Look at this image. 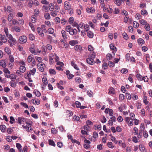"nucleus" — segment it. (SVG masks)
<instances>
[{
    "label": "nucleus",
    "instance_id": "obj_63",
    "mask_svg": "<svg viewBox=\"0 0 152 152\" xmlns=\"http://www.w3.org/2000/svg\"><path fill=\"white\" fill-rule=\"evenodd\" d=\"M140 22L141 24L143 25H145L147 24V22L146 21L143 19H142V20H140Z\"/></svg>",
    "mask_w": 152,
    "mask_h": 152
},
{
    "label": "nucleus",
    "instance_id": "obj_38",
    "mask_svg": "<svg viewBox=\"0 0 152 152\" xmlns=\"http://www.w3.org/2000/svg\"><path fill=\"white\" fill-rule=\"evenodd\" d=\"M126 96L127 99L130 100L132 97V95H131L129 93H126Z\"/></svg>",
    "mask_w": 152,
    "mask_h": 152
},
{
    "label": "nucleus",
    "instance_id": "obj_5",
    "mask_svg": "<svg viewBox=\"0 0 152 152\" xmlns=\"http://www.w3.org/2000/svg\"><path fill=\"white\" fill-rule=\"evenodd\" d=\"M64 6L66 10H70V5L67 1H65L64 3Z\"/></svg>",
    "mask_w": 152,
    "mask_h": 152
},
{
    "label": "nucleus",
    "instance_id": "obj_50",
    "mask_svg": "<svg viewBox=\"0 0 152 152\" xmlns=\"http://www.w3.org/2000/svg\"><path fill=\"white\" fill-rule=\"evenodd\" d=\"M55 11L57 12H58L59 11V7L57 5H56L54 7Z\"/></svg>",
    "mask_w": 152,
    "mask_h": 152
},
{
    "label": "nucleus",
    "instance_id": "obj_36",
    "mask_svg": "<svg viewBox=\"0 0 152 152\" xmlns=\"http://www.w3.org/2000/svg\"><path fill=\"white\" fill-rule=\"evenodd\" d=\"M137 42L139 44H143L145 43L144 40L142 38H139L137 39Z\"/></svg>",
    "mask_w": 152,
    "mask_h": 152
},
{
    "label": "nucleus",
    "instance_id": "obj_31",
    "mask_svg": "<svg viewBox=\"0 0 152 152\" xmlns=\"http://www.w3.org/2000/svg\"><path fill=\"white\" fill-rule=\"evenodd\" d=\"M42 82L45 85H47L48 84V81L46 77H44L42 78Z\"/></svg>",
    "mask_w": 152,
    "mask_h": 152
},
{
    "label": "nucleus",
    "instance_id": "obj_4",
    "mask_svg": "<svg viewBox=\"0 0 152 152\" xmlns=\"http://www.w3.org/2000/svg\"><path fill=\"white\" fill-rule=\"evenodd\" d=\"M6 36L8 38L9 40L12 42L13 43H15L16 41L15 39L13 38L12 36L10 34Z\"/></svg>",
    "mask_w": 152,
    "mask_h": 152
},
{
    "label": "nucleus",
    "instance_id": "obj_60",
    "mask_svg": "<svg viewBox=\"0 0 152 152\" xmlns=\"http://www.w3.org/2000/svg\"><path fill=\"white\" fill-rule=\"evenodd\" d=\"M94 129L95 130L98 129L99 130H100L101 129V125H95L94 126Z\"/></svg>",
    "mask_w": 152,
    "mask_h": 152
},
{
    "label": "nucleus",
    "instance_id": "obj_47",
    "mask_svg": "<svg viewBox=\"0 0 152 152\" xmlns=\"http://www.w3.org/2000/svg\"><path fill=\"white\" fill-rule=\"evenodd\" d=\"M145 26V28L146 30L147 31H149L150 29V27L148 23H147L146 24Z\"/></svg>",
    "mask_w": 152,
    "mask_h": 152
},
{
    "label": "nucleus",
    "instance_id": "obj_39",
    "mask_svg": "<svg viewBox=\"0 0 152 152\" xmlns=\"http://www.w3.org/2000/svg\"><path fill=\"white\" fill-rule=\"evenodd\" d=\"M147 97L146 96H144L143 102L145 104H147L148 103V101L147 100Z\"/></svg>",
    "mask_w": 152,
    "mask_h": 152
},
{
    "label": "nucleus",
    "instance_id": "obj_17",
    "mask_svg": "<svg viewBox=\"0 0 152 152\" xmlns=\"http://www.w3.org/2000/svg\"><path fill=\"white\" fill-rule=\"evenodd\" d=\"M110 48L111 49L114 50L115 51L117 50V48L114 46L113 44H110Z\"/></svg>",
    "mask_w": 152,
    "mask_h": 152
},
{
    "label": "nucleus",
    "instance_id": "obj_42",
    "mask_svg": "<svg viewBox=\"0 0 152 152\" xmlns=\"http://www.w3.org/2000/svg\"><path fill=\"white\" fill-rule=\"evenodd\" d=\"M119 97L120 100L121 101L125 99V96L122 94H120L119 95Z\"/></svg>",
    "mask_w": 152,
    "mask_h": 152
},
{
    "label": "nucleus",
    "instance_id": "obj_11",
    "mask_svg": "<svg viewBox=\"0 0 152 152\" xmlns=\"http://www.w3.org/2000/svg\"><path fill=\"white\" fill-rule=\"evenodd\" d=\"M136 77L139 80H144V81L145 82L146 81L145 79V77H143L141 75H140V74H138L136 75Z\"/></svg>",
    "mask_w": 152,
    "mask_h": 152
},
{
    "label": "nucleus",
    "instance_id": "obj_56",
    "mask_svg": "<svg viewBox=\"0 0 152 152\" xmlns=\"http://www.w3.org/2000/svg\"><path fill=\"white\" fill-rule=\"evenodd\" d=\"M12 23L13 25H15L16 24L18 23V22L16 19H14L12 20Z\"/></svg>",
    "mask_w": 152,
    "mask_h": 152
},
{
    "label": "nucleus",
    "instance_id": "obj_18",
    "mask_svg": "<svg viewBox=\"0 0 152 152\" xmlns=\"http://www.w3.org/2000/svg\"><path fill=\"white\" fill-rule=\"evenodd\" d=\"M33 93L35 94L36 96L37 97H39L41 95L40 93L37 90H34Z\"/></svg>",
    "mask_w": 152,
    "mask_h": 152
},
{
    "label": "nucleus",
    "instance_id": "obj_62",
    "mask_svg": "<svg viewBox=\"0 0 152 152\" xmlns=\"http://www.w3.org/2000/svg\"><path fill=\"white\" fill-rule=\"evenodd\" d=\"M56 12L55 11H52L50 12V15L52 16L53 17H55L57 15Z\"/></svg>",
    "mask_w": 152,
    "mask_h": 152
},
{
    "label": "nucleus",
    "instance_id": "obj_41",
    "mask_svg": "<svg viewBox=\"0 0 152 152\" xmlns=\"http://www.w3.org/2000/svg\"><path fill=\"white\" fill-rule=\"evenodd\" d=\"M133 25L134 27L135 28H137L139 26V23L137 22L136 21H134L133 22Z\"/></svg>",
    "mask_w": 152,
    "mask_h": 152
},
{
    "label": "nucleus",
    "instance_id": "obj_59",
    "mask_svg": "<svg viewBox=\"0 0 152 152\" xmlns=\"http://www.w3.org/2000/svg\"><path fill=\"white\" fill-rule=\"evenodd\" d=\"M48 8H49L50 11H52L54 9L53 4L52 3L50 4L49 5Z\"/></svg>",
    "mask_w": 152,
    "mask_h": 152
},
{
    "label": "nucleus",
    "instance_id": "obj_35",
    "mask_svg": "<svg viewBox=\"0 0 152 152\" xmlns=\"http://www.w3.org/2000/svg\"><path fill=\"white\" fill-rule=\"evenodd\" d=\"M80 118L78 116H77L76 115H74L73 117V121H78L80 120Z\"/></svg>",
    "mask_w": 152,
    "mask_h": 152
},
{
    "label": "nucleus",
    "instance_id": "obj_40",
    "mask_svg": "<svg viewBox=\"0 0 152 152\" xmlns=\"http://www.w3.org/2000/svg\"><path fill=\"white\" fill-rule=\"evenodd\" d=\"M121 72L123 74H126L128 72V71L127 69L124 68L121 69Z\"/></svg>",
    "mask_w": 152,
    "mask_h": 152
},
{
    "label": "nucleus",
    "instance_id": "obj_23",
    "mask_svg": "<svg viewBox=\"0 0 152 152\" xmlns=\"http://www.w3.org/2000/svg\"><path fill=\"white\" fill-rule=\"evenodd\" d=\"M29 50L31 53L34 54L35 55L37 54L38 53L37 51H35L34 49L33 48H30Z\"/></svg>",
    "mask_w": 152,
    "mask_h": 152
},
{
    "label": "nucleus",
    "instance_id": "obj_22",
    "mask_svg": "<svg viewBox=\"0 0 152 152\" xmlns=\"http://www.w3.org/2000/svg\"><path fill=\"white\" fill-rule=\"evenodd\" d=\"M4 50L8 55H10L11 54L10 49L9 48L5 47L4 48Z\"/></svg>",
    "mask_w": 152,
    "mask_h": 152
},
{
    "label": "nucleus",
    "instance_id": "obj_49",
    "mask_svg": "<svg viewBox=\"0 0 152 152\" xmlns=\"http://www.w3.org/2000/svg\"><path fill=\"white\" fill-rule=\"evenodd\" d=\"M45 27L46 26L44 25H42L41 26V28L42 29V31L43 30L45 33H46L47 32V31L45 28Z\"/></svg>",
    "mask_w": 152,
    "mask_h": 152
},
{
    "label": "nucleus",
    "instance_id": "obj_57",
    "mask_svg": "<svg viewBox=\"0 0 152 152\" xmlns=\"http://www.w3.org/2000/svg\"><path fill=\"white\" fill-rule=\"evenodd\" d=\"M12 9L11 7L10 6H7V8L6 11L9 12H12Z\"/></svg>",
    "mask_w": 152,
    "mask_h": 152
},
{
    "label": "nucleus",
    "instance_id": "obj_46",
    "mask_svg": "<svg viewBox=\"0 0 152 152\" xmlns=\"http://www.w3.org/2000/svg\"><path fill=\"white\" fill-rule=\"evenodd\" d=\"M13 30H15L17 32H19L20 31V29L16 26L14 27Z\"/></svg>",
    "mask_w": 152,
    "mask_h": 152
},
{
    "label": "nucleus",
    "instance_id": "obj_19",
    "mask_svg": "<svg viewBox=\"0 0 152 152\" xmlns=\"http://www.w3.org/2000/svg\"><path fill=\"white\" fill-rule=\"evenodd\" d=\"M36 72V69L33 68L32 69L30 70V72L29 73L28 75H34Z\"/></svg>",
    "mask_w": 152,
    "mask_h": 152
},
{
    "label": "nucleus",
    "instance_id": "obj_27",
    "mask_svg": "<svg viewBox=\"0 0 152 152\" xmlns=\"http://www.w3.org/2000/svg\"><path fill=\"white\" fill-rule=\"evenodd\" d=\"M0 40H1L3 43H6L7 42V39L5 35H3Z\"/></svg>",
    "mask_w": 152,
    "mask_h": 152
},
{
    "label": "nucleus",
    "instance_id": "obj_43",
    "mask_svg": "<svg viewBox=\"0 0 152 152\" xmlns=\"http://www.w3.org/2000/svg\"><path fill=\"white\" fill-rule=\"evenodd\" d=\"M132 98L134 100H137L138 99V96L137 95L134 94H132Z\"/></svg>",
    "mask_w": 152,
    "mask_h": 152
},
{
    "label": "nucleus",
    "instance_id": "obj_37",
    "mask_svg": "<svg viewBox=\"0 0 152 152\" xmlns=\"http://www.w3.org/2000/svg\"><path fill=\"white\" fill-rule=\"evenodd\" d=\"M20 70L22 72H24L26 70V68L24 66H21L20 67Z\"/></svg>",
    "mask_w": 152,
    "mask_h": 152
},
{
    "label": "nucleus",
    "instance_id": "obj_32",
    "mask_svg": "<svg viewBox=\"0 0 152 152\" xmlns=\"http://www.w3.org/2000/svg\"><path fill=\"white\" fill-rule=\"evenodd\" d=\"M48 32L49 34H52L54 32V30L52 28H49L48 30Z\"/></svg>",
    "mask_w": 152,
    "mask_h": 152
},
{
    "label": "nucleus",
    "instance_id": "obj_33",
    "mask_svg": "<svg viewBox=\"0 0 152 152\" xmlns=\"http://www.w3.org/2000/svg\"><path fill=\"white\" fill-rule=\"evenodd\" d=\"M48 141H49V144L50 145H52V146H55L56 145L53 140H49Z\"/></svg>",
    "mask_w": 152,
    "mask_h": 152
},
{
    "label": "nucleus",
    "instance_id": "obj_25",
    "mask_svg": "<svg viewBox=\"0 0 152 152\" xmlns=\"http://www.w3.org/2000/svg\"><path fill=\"white\" fill-rule=\"evenodd\" d=\"M44 17L47 20H49L50 18V15L49 13H45L44 14Z\"/></svg>",
    "mask_w": 152,
    "mask_h": 152
},
{
    "label": "nucleus",
    "instance_id": "obj_1",
    "mask_svg": "<svg viewBox=\"0 0 152 152\" xmlns=\"http://www.w3.org/2000/svg\"><path fill=\"white\" fill-rule=\"evenodd\" d=\"M96 57V53L93 52L91 54L88 56V58L86 59V61L89 64L93 65L94 64L95 62L94 59Z\"/></svg>",
    "mask_w": 152,
    "mask_h": 152
},
{
    "label": "nucleus",
    "instance_id": "obj_15",
    "mask_svg": "<svg viewBox=\"0 0 152 152\" xmlns=\"http://www.w3.org/2000/svg\"><path fill=\"white\" fill-rule=\"evenodd\" d=\"M13 17H14V16H13V14L12 13H10L8 15V20L9 22H11L12 20Z\"/></svg>",
    "mask_w": 152,
    "mask_h": 152
},
{
    "label": "nucleus",
    "instance_id": "obj_12",
    "mask_svg": "<svg viewBox=\"0 0 152 152\" xmlns=\"http://www.w3.org/2000/svg\"><path fill=\"white\" fill-rule=\"evenodd\" d=\"M69 43L72 46H74L78 44V42L77 40H72L69 41Z\"/></svg>",
    "mask_w": 152,
    "mask_h": 152
},
{
    "label": "nucleus",
    "instance_id": "obj_55",
    "mask_svg": "<svg viewBox=\"0 0 152 152\" xmlns=\"http://www.w3.org/2000/svg\"><path fill=\"white\" fill-rule=\"evenodd\" d=\"M49 72L51 74L54 75L56 74V72L54 69H49Z\"/></svg>",
    "mask_w": 152,
    "mask_h": 152
},
{
    "label": "nucleus",
    "instance_id": "obj_53",
    "mask_svg": "<svg viewBox=\"0 0 152 152\" xmlns=\"http://www.w3.org/2000/svg\"><path fill=\"white\" fill-rule=\"evenodd\" d=\"M75 81L78 83H80L81 81V79L79 77H77L75 78Z\"/></svg>",
    "mask_w": 152,
    "mask_h": 152
},
{
    "label": "nucleus",
    "instance_id": "obj_14",
    "mask_svg": "<svg viewBox=\"0 0 152 152\" xmlns=\"http://www.w3.org/2000/svg\"><path fill=\"white\" fill-rule=\"evenodd\" d=\"M16 147L18 149L19 151L20 152H23V151L21 148L22 146L20 143H16Z\"/></svg>",
    "mask_w": 152,
    "mask_h": 152
},
{
    "label": "nucleus",
    "instance_id": "obj_24",
    "mask_svg": "<svg viewBox=\"0 0 152 152\" xmlns=\"http://www.w3.org/2000/svg\"><path fill=\"white\" fill-rule=\"evenodd\" d=\"M6 129V126L4 125H1L0 126V129L3 132H4L5 131Z\"/></svg>",
    "mask_w": 152,
    "mask_h": 152
},
{
    "label": "nucleus",
    "instance_id": "obj_44",
    "mask_svg": "<svg viewBox=\"0 0 152 152\" xmlns=\"http://www.w3.org/2000/svg\"><path fill=\"white\" fill-rule=\"evenodd\" d=\"M3 72L5 73V74H10V71L7 68H4L3 69Z\"/></svg>",
    "mask_w": 152,
    "mask_h": 152
},
{
    "label": "nucleus",
    "instance_id": "obj_8",
    "mask_svg": "<svg viewBox=\"0 0 152 152\" xmlns=\"http://www.w3.org/2000/svg\"><path fill=\"white\" fill-rule=\"evenodd\" d=\"M56 56V54L51 53L50 54L49 56V62L50 63H53V59H54V56Z\"/></svg>",
    "mask_w": 152,
    "mask_h": 152
},
{
    "label": "nucleus",
    "instance_id": "obj_6",
    "mask_svg": "<svg viewBox=\"0 0 152 152\" xmlns=\"http://www.w3.org/2000/svg\"><path fill=\"white\" fill-rule=\"evenodd\" d=\"M37 31L38 34L40 35L41 36V37H43L44 36V34L43 32V31H42V29H41V27H38L37 29Z\"/></svg>",
    "mask_w": 152,
    "mask_h": 152
},
{
    "label": "nucleus",
    "instance_id": "obj_34",
    "mask_svg": "<svg viewBox=\"0 0 152 152\" xmlns=\"http://www.w3.org/2000/svg\"><path fill=\"white\" fill-rule=\"evenodd\" d=\"M29 39L30 40H33L34 39L35 37L34 35L32 34H30L28 35Z\"/></svg>",
    "mask_w": 152,
    "mask_h": 152
},
{
    "label": "nucleus",
    "instance_id": "obj_30",
    "mask_svg": "<svg viewBox=\"0 0 152 152\" xmlns=\"http://www.w3.org/2000/svg\"><path fill=\"white\" fill-rule=\"evenodd\" d=\"M113 58V56L111 54L108 53L107 55V59L108 61L111 60Z\"/></svg>",
    "mask_w": 152,
    "mask_h": 152
},
{
    "label": "nucleus",
    "instance_id": "obj_51",
    "mask_svg": "<svg viewBox=\"0 0 152 152\" xmlns=\"http://www.w3.org/2000/svg\"><path fill=\"white\" fill-rule=\"evenodd\" d=\"M74 18L73 17H71L69 18V23L70 24H72L74 22Z\"/></svg>",
    "mask_w": 152,
    "mask_h": 152
},
{
    "label": "nucleus",
    "instance_id": "obj_48",
    "mask_svg": "<svg viewBox=\"0 0 152 152\" xmlns=\"http://www.w3.org/2000/svg\"><path fill=\"white\" fill-rule=\"evenodd\" d=\"M73 28H72L71 26L70 25H68L66 27V31H69L70 30Z\"/></svg>",
    "mask_w": 152,
    "mask_h": 152
},
{
    "label": "nucleus",
    "instance_id": "obj_20",
    "mask_svg": "<svg viewBox=\"0 0 152 152\" xmlns=\"http://www.w3.org/2000/svg\"><path fill=\"white\" fill-rule=\"evenodd\" d=\"M109 94H115V89L113 88L110 87L109 89Z\"/></svg>",
    "mask_w": 152,
    "mask_h": 152
},
{
    "label": "nucleus",
    "instance_id": "obj_10",
    "mask_svg": "<svg viewBox=\"0 0 152 152\" xmlns=\"http://www.w3.org/2000/svg\"><path fill=\"white\" fill-rule=\"evenodd\" d=\"M86 11L87 12L89 13L94 12L95 11L93 7H90V8L87 7L86 8Z\"/></svg>",
    "mask_w": 152,
    "mask_h": 152
},
{
    "label": "nucleus",
    "instance_id": "obj_7",
    "mask_svg": "<svg viewBox=\"0 0 152 152\" xmlns=\"http://www.w3.org/2000/svg\"><path fill=\"white\" fill-rule=\"evenodd\" d=\"M18 123L19 124H21L22 123L25 122L26 120L23 117H19L18 119Z\"/></svg>",
    "mask_w": 152,
    "mask_h": 152
},
{
    "label": "nucleus",
    "instance_id": "obj_61",
    "mask_svg": "<svg viewBox=\"0 0 152 152\" xmlns=\"http://www.w3.org/2000/svg\"><path fill=\"white\" fill-rule=\"evenodd\" d=\"M36 59L39 62H41L42 60L41 58L39 57H35Z\"/></svg>",
    "mask_w": 152,
    "mask_h": 152
},
{
    "label": "nucleus",
    "instance_id": "obj_45",
    "mask_svg": "<svg viewBox=\"0 0 152 152\" xmlns=\"http://www.w3.org/2000/svg\"><path fill=\"white\" fill-rule=\"evenodd\" d=\"M111 140L113 141L116 144L118 142V141H117L116 140V138H115V137L113 136L112 135H111Z\"/></svg>",
    "mask_w": 152,
    "mask_h": 152
},
{
    "label": "nucleus",
    "instance_id": "obj_21",
    "mask_svg": "<svg viewBox=\"0 0 152 152\" xmlns=\"http://www.w3.org/2000/svg\"><path fill=\"white\" fill-rule=\"evenodd\" d=\"M0 65L3 68H5L6 66L5 62L3 60H1L0 61Z\"/></svg>",
    "mask_w": 152,
    "mask_h": 152
},
{
    "label": "nucleus",
    "instance_id": "obj_3",
    "mask_svg": "<svg viewBox=\"0 0 152 152\" xmlns=\"http://www.w3.org/2000/svg\"><path fill=\"white\" fill-rule=\"evenodd\" d=\"M9 55V60L11 63H9V64L10 65V67H12L14 65L13 63L14 61V58L12 55Z\"/></svg>",
    "mask_w": 152,
    "mask_h": 152
},
{
    "label": "nucleus",
    "instance_id": "obj_52",
    "mask_svg": "<svg viewBox=\"0 0 152 152\" xmlns=\"http://www.w3.org/2000/svg\"><path fill=\"white\" fill-rule=\"evenodd\" d=\"M33 5H34L33 1L31 0H30L28 3V6L31 8L32 7Z\"/></svg>",
    "mask_w": 152,
    "mask_h": 152
},
{
    "label": "nucleus",
    "instance_id": "obj_13",
    "mask_svg": "<svg viewBox=\"0 0 152 152\" xmlns=\"http://www.w3.org/2000/svg\"><path fill=\"white\" fill-rule=\"evenodd\" d=\"M139 149L142 152H146L145 150L144 146L142 145H139Z\"/></svg>",
    "mask_w": 152,
    "mask_h": 152
},
{
    "label": "nucleus",
    "instance_id": "obj_28",
    "mask_svg": "<svg viewBox=\"0 0 152 152\" xmlns=\"http://www.w3.org/2000/svg\"><path fill=\"white\" fill-rule=\"evenodd\" d=\"M33 56V55H31L28 56L27 58V61L28 63H30L31 62V61H32V59L34 58Z\"/></svg>",
    "mask_w": 152,
    "mask_h": 152
},
{
    "label": "nucleus",
    "instance_id": "obj_29",
    "mask_svg": "<svg viewBox=\"0 0 152 152\" xmlns=\"http://www.w3.org/2000/svg\"><path fill=\"white\" fill-rule=\"evenodd\" d=\"M75 49L76 50H81L82 49V47L80 45H76L75 47Z\"/></svg>",
    "mask_w": 152,
    "mask_h": 152
},
{
    "label": "nucleus",
    "instance_id": "obj_26",
    "mask_svg": "<svg viewBox=\"0 0 152 152\" xmlns=\"http://www.w3.org/2000/svg\"><path fill=\"white\" fill-rule=\"evenodd\" d=\"M87 36L90 38H92L94 37V34L91 31H89L87 32Z\"/></svg>",
    "mask_w": 152,
    "mask_h": 152
},
{
    "label": "nucleus",
    "instance_id": "obj_16",
    "mask_svg": "<svg viewBox=\"0 0 152 152\" xmlns=\"http://www.w3.org/2000/svg\"><path fill=\"white\" fill-rule=\"evenodd\" d=\"M71 64L76 69L78 70L79 69V68L78 67L77 65L76 64L74 63V62L73 61H71Z\"/></svg>",
    "mask_w": 152,
    "mask_h": 152
},
{
    "label": "nucleus",
    "instance_id": "obj_2",
    "mask_svg": "<svg viewBox=\"0 0 152 152\" xmlns=\"http://www.w3.org/2000/svg\"><path fill=\"white\" fill-rule=\"evenodd\" d=\"M27 41V37L25 36L20 37L19 39V43L20 44H23L26 43Z\"/></svg>",
    "mask_w": 152,
    "mask_h": 152
},
{
    "label": "nucleus",
    "instance_id": "obj_58",
    "mask_svg": "<svg viewBox=\"0 0 152 152\" xmlns=\"http://www.w3.org/2000/svg\"><path fill=\"white\" fill-rule=\"evenodd\" d=\"M108 146L110 148H113L114 147V146L113 145V143L111 142H108L107 143Z\"/></svg>",
    "mask_w": 152,
    "mask_h": 152
},
{
    "label": "nucleus",
    "instance_id": "obj_54",
    "mask_svg": "<svg viewBox=\"0 0 152 152\" xmlns=\"http://www.w3.org/2000/svg\"><path fill=\"white\" fill-rule=\"evenodd\" d=\"M122 35L123 36V37L125 39L127 40L128 39V37L126 33L124 32L123 33Z\"/></svg>",
    "mask_w": 152,
    "mask_h": 152
},
{
    "label": "nucleus",
    "instance_id": "obj_64",
    "mask_svg": "<svg viewBox=\"0 0 152 152\" xmlns=\"http://www.w3.org/2000/svg\"><path fill=\"white\" fill-rule=\"evenodd\" d=\"M141 14L142 15H145L148 14V12L146 10H141Z\"/></svg>",
    "mask_w": 152,
    "mask_h": 152
},
{
    "label": "nucleus",
    "instance_id": "obj_9",
    "mask_svg": "<svg viewBox=\"0 0 152 152\" xmlns=\"http://www.w3.org/2000/svg\"><path fill=\"white\" fill-rule=\"evenodd\" d=\"M61 33L62 35V36L65 42H66V40L67 39L66 32L65 31L62 30L61 31Z\"/></svg>",
    "mask_w": 152,
    "mask_h": 152
}]
</instances>
